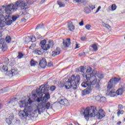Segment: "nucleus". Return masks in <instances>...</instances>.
I'll return each instance as SVG.
<instances>
[{
  "label": "nucleus",
  "instance_id": "1",
  "mask_svg": "<svg viewBox=\"0 0 125 125\" xmlns=\"http://www.w3.org/2000/svg\"><path fill=\"white\" fill-rule=\"evenodd\" d=\"M27 0H19L17 1L15 4H10L6 6L4 5L0 8V11L3 13L5 12L6 15L4 17L3 15L0 14V24L3 25L5 23L4 27L5 26L11 25L12 24V20H11V16L10 14H12V11H16L18 7H21V10L22 11V14H26L27 9L29 8V4ZM23 11L24 12H23Z\"/></svg>",
  "mask_w": 125,
  "mask_h": 125
},
{
  "label": "nucleus",
  "instance_id": "2",
  "mask_svg": "<svg viewBox=\"0 0 125 125\" xmlns=\"http://www.w3.org/2000/svg\"><path fill=\"white\" fill-rule=\"evenodd\" d=\"M85 78L86 81L82 83L81 85L82 87H87V88L83 91L82 96H84L86 94H89L91 92V85H95L96 84V89L99 90L100 88V81L96 79V76L92 74H88L85 75Z\"/></svg>",
  "mask_w": 125,
  "mask_h": 125
},
{
  "label": "nucleus",
  "instance_id": "3",
  "mask_svg": "<svg viewBox=\"0 0 125 125\" xmlns=\"http://www.w3.org/2000/svg\"><path fill=\"white\" fill-rule=\"evenodd\" d=\"M96 112H97L96 107L91 105L85 108L83 114L86 121H88L89 118H94L95 117H97L98 120H102L106 116V113L102 109H100L97 113Z\"/></svg>",
  "mask_w": 125,
  "mask_h": 125
},
{
  "label": "nucleus",
  "instance_id": "4",
  "mask_svg": "<svg viewBox=\"0 0 125 125\" xmlns=\"http://www.w3.org/2000/svg\"><path fill=\"white\" fill-rule=\"evenodd\" d=\"M121 81V78L114 77L110 79L107 84V90H111L109 92V95L111 97H117L118 95H122L123 91L125 90V86H122L120 88L116 90L114 87Z\"/></svg>",
  "mask_w": 125,
  "mask_h": 125
},
{
  "label": "nucleus",
  "instance_id": "5",
  "mask_svg": "<svg viewBox=\"0 0 125 125\" xmlns=\"http://www.w3.org/2000/svg\"><path fill=\"white\" fill-rule=\"evenodd\" d=\"M81 81V76L77 75H72L71 78L68 79L67 81L63 83V86H65L66 89H70L72 88L76 90L78 88V85L80 83Z\"/></svg>",
  "mask_w": 125,
  "mask_h": 125
},
{
  "label": "nucleus",
  "instance_id": "6",
  "mask_svg": "<svg viewBox=\"0 0 125 125\" xmlns=\"http://www.w3.org/2000/svg\"><path fill=\"white\" fill-rule=\"evenodd\" d=\"M36 92H37L39 96H42L43 94H47L48 93V88H45L44 85H42L40 86L39 89H36Z\"/></svg>",
  "mask_w": 125,
  "mask_h": 125
},
{
  "label": "nucleus",
  "instance_id": "7",
  "mask_svg": "<svg viewBox=\"0 0 125 125\" xmlns=\"http://www.w3.org/2000/svg\"><path fill=\"white\" fill-rule=\"evenodd\" d=\"M71 44V39L68 38L66 40H63L62 46V49H66L67 47H69V46Z\"/></svg>",
  "mask_w": 125,
  "mask_h": 125
},
{
  "label": "nucleus",
  "instance_id": "8",
  "mask_svg": "<svg viewBox=\"0 0 125 125\" xmlns=\"http://www.w3.org/2000/svg\"><path fill=\"white\" fill-rule=\"evenodd\" d=\"M40 43L41 44V48L43 50L46 51L49 49V46H48V44H46V40L42 41L40 42Z\"/></svg>",
  "mask_w": 125,
  "mask_h": 125
},
{
  "label": "nucleus",
  "instance_id": "9",
  "mask_svg": "<svg viewBox=\"0 0 125 125\" xmlns=\"http://www.w3.org/2000/svg\"><path fill=\"white\" fill-rule=\"evenodd\" d=\"M26 112L27 111L26 110L25 111L24 109H23V110L20 111L19 113V116L21 120H25V119H26V118L29 116L28 115V113Z\"/></svg>",
  "mask_w": 125,
  "mask_h": 125
},
{
  "label": "nucleus",
  "instance_id": "10",
  "mask_svg": "<svg viewBox=\"0 0 125 125\" xmlns=\"http://www.w3.org/2000/svg\"><path fill=\"white\" fill-rule=\"evenodd\" d=\"M93 9H95V6L93 5H90L89 6V7H86L84 8V12H85V13L86 14H88L90 13L91 10H93Z\"/></svg>",
  "mask_w": 125,
  "mask_h": 125
},
{
  "label": "nucleus",
  "instance_id": "11",
  "mask_svg": "<svg viewBox=\"0 0 125 125\" xmlns=\"http://www.w3.org/2000/svg\"><path fill=\"white\" fill-rule=\"evenodd\" d=\"M40 98H41V101H42L41 103L42 104H44L46 103L47 101H48V99L50 98V95H49V93L45 94V96L43 98L41 97Z\"/></svg>",
  "mask_w": 125,
  "mask_h": 125
},
{
  "label": "nucleus",
  "instance_id": "12",
  "mask_svg": "<svg viewBox=\"0 0 125 125\" xmlns=\"http://www.w3.org/2000/svg\"><path fill=\"white\" fill-rule=\"evenodd\" d=\"M14 119V115L13 113H11L8 118H6V122L8 125H11L12 124V121Z\"/></svg>",
  "mask_w": 125,
  "mask_h": 125
},
{
  "label": "nucleus",
  "instance_id": "13",
  "mask_svg": "<svg viewBox=\"0 0 125 125\" xmlns=\"http://www.w3.org/2000/svg\"><path fill=\"white\" fill-rule=\"evenodd\" d=\"M62 98H61V100L59 101L60 104L61 105H64V106H68V105H69V101H68L64 97H62Z\"/></svg>",
  "mask_w": 125,
  "mask_h": 125
},
{
  "label": "nucleus",
  "instance_id": "14",
  "mask_svg": "<svg viewBox=\"0 0 125 125\" xmlns=\"http://www.w3.org/2000/svg\"><path fill=\"white\" fill-rule=\"evenodd\" d=\"M46 61H45V59H42V60L40 61L39 62V66H40L41 68L44 69V68L46 67Z\"/></svg>",
  "mask_w": 125,
  "mask_h": 125
},
{
  "label": "nucleus",
  "instance_id": "15",
  "mask_svg": "<svg viewBox=\"0 0 125 125\" xmlns=\"http://www.w3.org/2000/svg\"><path fill=\"white\" fill-rule=\"evenodd\" d=\"M33 52L35 54H37V55H42L43 53V50L42 48H38Z\"/></svg>",
  "mask_w": 125,
  "mask_h": 125
},
{
  "label": "nucleus",
  "instance_id": "16",
  "mask_svg": "<svg viewBox=\"0 0 125 125\" xmlns=\"http://www.w3.org/2000/svg\"><path fill=\"white\" fill-rule=\"evenodd\" d=\"M67 25L69 31L73 32V31L75 30V25L73 24V22H72V21H69Z\"/></svg>",
  "mask_w": 125,
  "mask_h": 125
},
{
  "label": "nucleus",
  "instance_id": "17",
  "mask_svg": "<svg viewBox=\"0 0 125 125\" xmlns=\"http://www.w3.org/2000/svg\"><path fill=\"white\" fill-rule=\"evenodd\" d=\"M28 105V103H26L25 100L21 101L19 103V106L21 108H25Z\"/></svg>",
  "mask_w": 125,
  "mask_h": 125
},
{
  "label": "nucleus",
  "instance_id": "18",
  "mask_svg": "<svg viewBox=\"0 0 125 125\" xmlns=\"http://www.w3.org/2000/svg\"><path fill=\"white\" fill-rule=\"evenodd\" d=\"M32 98L34 99V101H37L39 103L41 102L42 101V98L38 97V95L36 94H33Z\"/></svg>",
  "mask_w": 125,
  "mask_h": 125
},
{
  "label": "nucleus",
  "instance_id": "19",
  "mask_svg": "<svg viewBox=\"0 0 125 125\" xmlns=\"http://www.w3.org/2000/svg\"><path fill=\"white\" fill-rule=\"evenodd\" d=\"M60 48H57L56 50L53 52V54L52 55V56H56V55H59L60 54Z\"/></svg>",
  "mask_w": 125,
  "mask_h": 125
},
{
  "label": "nucleus",
  "instance_id": "20",
  "mask_svg": "<svg viewBox=\"0 0 125 125\" xmlns=\"http://www.w3.org/2000/svg\"><path fill=\"white\" fill-rule=\"evenodd\" d=\"M24 111H26V113H27L28 115H29V114L33 111V108H32V106H29L27 107H25L24 109Z\"/></svg>",
  "mask_w": 125,
  "mask_h": 125
},
{
  "label": "nucleus",
  "instance_id": "21",
  "mask_svg": "<svg viewBox=\"0 0 125 125\" xmlns=\"http://www.w3.org/2000/svg\"><path fill=\"white\" fill-rule=\"evenodd\" d=\"M27 39L29 40L28 42H36V37L34 36H28Z\"/></svg>",
  "mask_w": 125,
  "mask_h": 125
},
{
  "label": "nucleus",
  "instance_id": "22",
  "mask_svg": "<svg viewBox=\"0 0 125 125\" xmlns=\"http://www.w3.org/2000/svg\"><path fill=\"white\" fill-rule=\"evenodd\" d=\"M47 44L49 46V49L50 48V47H53V45H54V44H53V41L51 40H49Z\"/></svg>",
  "mask_w": 125,
  "mask_h": 125
},
{
  "label": "nucleus",
  "instance_id": "23",
  "mask_svg": "<svg viewBox=\"0 0 125 125\" xmlns=\"http://www.w3.org/2000/svg\"><path fill=\"white\" fill-rule=\"evenodd\" d=\"M1 71L3 73L7 72V71H8V68L7 67V66L3 65L2 67V69H1Z\"/></svg>",
  "mask_w": 125,
  "mask_h": 125
},
{
  "label": "nucleus",
  "instance_id": "24",
  "mask_svg": "<svg viewBox=\"0 0 125 125\" xmlns=\"http://www.w3.org/2000/svg\"><path fill=\"white\" fill-rule=\"evenodd\" d=\"M2 51L4 52L6 49H7V45L6 44H3L1 45Z\"/></svg>",
  "mask_w": 125,
  "mask_h": 125
},
{
  "label": "nucleus",
  "instance_id": "25",
  "mask_svg": "<svg viewBox=\"0 0 125 125\" xmlns=\"http://www.w3.org/2000/svg\"><path fill=\"white\" fill-rule=\"evenodd\" d=\"M50 107V103L49 102L47 103L44 106L43 105L42 106V108H45L46 109H47V110H48Z\"/></svg>",
  "mask_w": 125,
  "mask_h": 125
},
{
  "label": "nucleus",
  "instance_id": "26",
  "mask_svg": "<svg viewBox=\"0 0 125 125\" xmlns=\"http://www.w3.org/2000/svg\"><path fill=\"white\" fill-rule=\"evenodd\" d=\"M8 74L14 76V75H15V69H12L11 70L9 71Z\"/></svg>",
  "mask_w": 125,
  "mask_h": 125
},
{
  "label": "nucleus",
  "instance_id": "27",
  "mask_svg": "<svg viewBox=\"0 0 125 125\" xmlns=\"http://www.w3.org/2000/svg\"><path fill=\"white\" fill-rule=\"evenodd\" d=\"M5 41L7 43H9L11 42V38L8 36L6 37Z\"/></svg>",
  "mask_w": 125,
  "mask_h": 125
},
{
  "label": "nucleus",
  "instance_id": "28",
  "mask_svg": "<svg viewBox=\"0 0 125 125\" xmlns=\"http://www.w3.org/2000/svg\"><path fill=\"white\" fill-rule=\"evenodd\" d=\"M92 48H93V50H94V51H97V50H98V49L97 48V45H96V44H94L91 46Z\"/></svg>",
  "mask_w": 125,
  "mask_h": 125
},
{
  "label": "nucleus",
  "instance_id": "29",
  "mask_svg": "<svg viewBox=\"0 0 125 125\" xmlns=\"http://www.w3.org/2000/svg\"><path fill=\"white\" fill-rule=\"evenodd\" d=\"M97 76L99 79H103L104 78V75L102 73H98L97 74Z\"/></svg>",
  "mask_w": 125,
  "mask_h": 125
},
{
  "label": "nucleus",
  "instance_id": "30",
  "mask_svg": "<svg viewBox=\"0 0 125 125\" xmlns=\"http://www.w3.org/2000/svg\"><path fill=\"white\" fill-rule=\"evenodd\" d=\"M58 4L60 7H64V6H65V4L60 1H58Z\"/></svg>",
  "mask_w": 125,
  "mask_h": 125
},
{
  "label": "nucleus",
  "instance_id": "31",
  "mask_svg": "<svg viewBox=\"0 0 125 125\" xmlns=\"http://www.w3.org/2000/svg\"><path fill=\"white\" fill-rule=\"evenodd\" d=\"M100 101L102 102V103H105V102H106V98L105 97H101Z\"/></svg>",
  "mask_w": 125,
  "mask_h": 125
},
{
  "label": "nucleus",
  "instance_id": "32",
  "mask_svg": "<svg viewBox=\"0 0 125 125\" xmlns=\"http://www.w3.org/2000/svg\"><path fill=\"white\" fill-rule=\"evenodd\" d=\"M79 70L81 73H84V67L83 66H80Z\"/></svg>",
  "mask_w": 125,
  "mask_h": 125
},
{
  "label": "nucleus",
  "instance_id": "33",
  "mask_svg": "<svg viewBox=\"0 0 125 125\" xmlns=\"http://www.w3.org/2000/svg\"><path fill=\"white\" fill-rule=\"evenodd\" d=\"M30 65L31 66H35V65H37V62L33 60H31L30 61Z\"/></svg>",
  "mask_w": 125,
  "mask_h": 125
},
{
  "label": "nucleus",
  "instance_id": "34",
  "mask_svg": "<svg viewBox=\"0 0 125 125\" xmlns=\"http://www.w3.org/2000/svg\"><path fill=\"white\" fill-rule=\"evenodd\" d=\"M116 9H117V6L116 5V4H113L111 5V10H112V11H115Z\"/></svg>",
  "mask_w": 125,
  "mask_h": 125
},
{
  "label": "nucleus",
  "instance_id": "35",
  "mask_svg": "<svg viewBox=\"0 0 125 125\" xmlns=\"http://www.w3.org/2000/svg\"><path fill=\"white\" fill-rule=\"evenodd\" d=\"M124 113V110H119L117 112V115H118V116H120V115H123Z\"/></svg>",
  "mask_w": 125,
  "mask_h": 125
},
{
  "label": "nucleus",
  "instance_id": "36",
  "mask_svg": "<svg viewBox=\"0 0 125 125\" xmlns=\"http://www.w3.org/2000/svg\"><path fill=\"white\" fill-rule=\"evenodd\" d=\"M23 56H24V55L22 53H19V55L18 56V58H19V59H21V58H22Z\"/></svg>",
  "mask_w": 125,
  "mask_h": 125
},
{
  "label": "nucleus",
  "instance_id": "37",
  "mask_svg": "<svg viewBox=\"0 0 125 125\" xmlns=\"http://www.w3.org/2000/svg\"><path fill=\"white\" fill-rule=\"evenodd\" d=\"M43 27V24H39L37 25V26L36 27V29H42V28Z\"/></svg>",
  "mask_w": 125,
  "mask_h": 125
},
{
  "label": "nucleus",
  "instance_id": "38",
  "mask_svg": "<svg viewBox=\"0 0 125 125\" xmlns=\"http://www.w3.org/2000/svg\"><path fill=\"white\" fill-rule=\"evenodd\" d=\"M85 29H86V30H90V28H91V25L90 24H86L85 26Z\"/></svg>",
  "mask_w": 125,
  "mask_h": 125
},
{
  "label": "nucleus",
  "instance_id": "39",
  "mask_svg": "<svg viewBox=\"0 0 125 125\" xmlns=\"http://www.w3.org/2000/svg\"><path fill=\"white\" fill-rule=\"evenodd\" d=\"M4 41L5 40L3 38L0 39V44L1 45H2V44H5Z\"/></svg>",
  "mask_w": 125,
  "mask_h": 125
},
{
  "label": "nucleus",
  "instance_id": "40",
  "mask_svg": "<svg viewBox=\"0 0 125 125\" xmlns=\"http://www.w3.org/2000/svg\"><path fill=\"white\" fill-rule=\"evenodd\" d=\"M17 18H18V17H17L16 16H13L12 17V20L13 21H15L17 20Z\"/></svg>",
  "mask_w": 125,
  "mask_h": 125
},
{
  "label": "nucleus",
  "instance_id": "41",
  "mask_svg": "<svg viewBox=\"0 0 125 125\" xmlns=\"http://www.w3.org/2000/svg\"><path fill=\"white\" fill-rule=\"evenodd\" d=\"M36 43L31 44V46L29 47L30 49H33L34 47H36Z\"/></svg>",
  "mask_w": 125,
  "mask_h": 125
},
{
  "label": "nucleus",
  "instance_id": "42",
  "mask_svg": "<svg viewBox=\"0 0 125 125\" xmlns=\"http://www.w3.org/2000/svg\"><path fill=\"white\" fill-rule=\"evenodd\" d=\"M92 71V68L91 67H89L87 69L86 72V73H90Z\"/></svg>",
  "mask_w": 125,
  "mask_h": 125
},
{
  "label": "nucleus",
  "instance_id": "43",
  "mask_svg": "<svg viewBox=\"0 0 125 125\" xmlns=\"http://www.w3.org/2000/svg\"><path fill=\"white\" fill-rule=\"evenodd\" d=\"M56 87H55V86H51L50 88V89L51 90V91H54L56 89Z\"/></svg>",
  "mask_w": 125,
  "mask_h": 125
},
{
  "label": "nucleus",
  "instance_id": "44",
  "mask_svg": "<svg viewBox=\"0 0 125 125\" xmlns=\"http://www.w3.org/2000/svg\"><path fill=\"white\" fill-rule=\"evenodd\" d=\"M124 109V106L122 104H119L118 105V110H123Z\"/></svg>",
  "mask_w": 125,
  "mask_h": 125
},
{
  "label": "nucleus",
  "instance_id": "45",
  "mask_svg": "<svg viewBox=\"0 0 125 125\" xmlns=\"http://www.w3.org/2000/svg\"><path fill=\"white\" fill-rule=\"evenodd\" d=\"M34 112H38L39 114H42V110L39 108H37L36 110H34Z\"/></svg>",
  "mask_w": 125,
  "mask_h": 125
},
{
  "label": "nucleus",
  "instance_id": "46",
  "mask_svg": "<svg viewBox=\"0 0 125 125\" xmlns=\"http://www.w3.org/2000/svg\"><path fill=\"white\" fill-rule=\"evenodd\" d=\"M101 97L100 96H97L95 98V99L97 101H99Z\"/></svg>",
  "mask_w": 125,
  "mask_h": 125
},
{
  "label": "nucleus",
  "instance_id": "47",
  "mask_svg": "<svg viewBox=\"0 0 125 125\" xmlns=\"http://www.w3.org/2000/svg\"><path fill=\"white\" fill-rule=\"evenodd\" d=\"M5 23H3V25L1 23H0V31L2 30V28L4 27V25Z\"/></svg>",
  "mask_w": 125,
  "mask_h": 125
},
{
  "label": "nucleus",
  "instance_id": "48",
  "mask_svg": "<svg viewBox=\"0 0 125 125\" xmlns=\"http://www.w3.org/2000/svg\"><path fill=\"white\" fill-rule=\"evenodd\" d=\"M18 100V99H17L16 97H13L12 98V101H13V102H15V101H17Z\"/></svg>",
  "mask_w": 125,
  "mask_h": 125
},
{
  "label": "nucleus",
  "instance_id": "49",
  "mask_svg": "<svg viewBox=\"0 0 125 125\" xmlns=\"http://www.w3.org/2000/svg\"><path fill=\"white\" fill-rule=\"evenodd\" d=\"M86 40V37L83 36L81 38V41H83V42H84Z\"/></svg>",
  "mask_w": 125,
  "mask_h": 125
},
{
  "label": "nucleus",
  "instance_id": "50",
  "mask_svg": "<svg viewBox=\"0 0 125 125\" xmlns=\"http://www.w3.org/2000/svg\"><path fill=\"white\" fill-rule=\"evenodd\" d=\"M47 66L48 67H52L53 66V64H52V62H50L48 63Z\"/></svg>",
  "mask_w": 125,
  "mask_h": 125
},
{
  "label": "nucleus",
  "instance_id": "51",
  "mask_svg": "<svg viewBox=\"0 0 125 125\" xmlns=\"http://www.w3.org/2000/svg\"><path fill=\"white\" fill-rule=\"evenodd\" d=\"M100 9H101V6H99L97 11H96V12L95 13H97V12H98V11H99V10H100Z\"/></svg>",
  "mask_w": 125,
  "mask_h": 125
},
{
  "label": "nucleus",
  "instance_id": "52",
  "mask_svg": "<svg viewBox=\"0 0 125 125\" xmlns=\"http://www.w3.org/2000/svg\"><path fill=\"white\" fill-rule=\"evenodd\" d=\"M73 1H75V2L79 3V2H82V0H73Z\"/></svg>",
  "mask_w": 125,
  "mask_h": 125
},
{
  "label": "nucleus",
  "instance_id": "53",
  "mask_svg": "<svg viewBox=\"0 0 125 125\" xmlns=\"http://www.w3.org/2000/svg\"><path fill=\"white\" fill-rule=\"evenodd\" d=\"M80 26H83V21H82L81 22L79 23Z\"/></svg>",
  "mask_w": 125,
  "mask_h": 125
},
{
  "label": "nucleus",
  "instance_id": "54",
  "mask_svg": "<svg viewBox=\"0 0 125 125\" xmlns=\"http://www.w3.org/2000/svg\"><path fill=\"white\" fill-rule=\"evenodd\" d=\"M28 104H31L33 103V101H32L30 99H29L28 100Z\"/></svg>",
  "mask_w": 125,
  "mask_h": 125
},
{
  "label": "nucleus",
  "instance_id": "55",
  "mask_svg": "<svg viewBox=\"0 0 125 125\" xmlns=\"http://www.w3.org/2000/svg\"><path fill=\"white\" fill-rule=\"evenodd\" d=\"M79 44H76V47H75V49H77V48H79Z\"/></svg>",
  "mask_w": 125,
  "mask_h": 125
},
{
  "label": "nucleus",
  "instance_id": "56",
  "mask_svg": "<svg viewBox=\"0 0 125 125\" xmlns=\"http://www.w3.org/2000/svg\"><path fill=\"white\" fill-rule=\"evenodd\" d=\"M46 0H41V3H43Z\"/></svg>",
  "mask_w": 125,
  "mask_h": 125
},
{
  "label": "nucleus",
  "instance_id": "57",
  "mask_svg": "<svg viewBox=\"0 0 125 125\" xmlns=\"http://www.w3.org/2000/svg\"><path fill=\"white\" fill-rule=\"evenodd\" d=\"M104 25L106 28H108V27H110V26H109L108 24H104Z\"/></svg>",
  "mask_w": 125,
  "mask_h": 125
},
{
  "label": "nucleus",
  "instance_id": "58",
  "mask_svg": "<svg viewBox=\"0 0 125 125\" xmlns=\"http://www.w3.org/2000/svg\"><path fill=\"white\" fill-rule=\"evenodd\" d=\"M3 105L2 104H0V109H1L2 108Z\"/></svg>",
  "mask_w": 125,
  "mask_h": 125
},
{
  "label": "nucleus",
  "instance_id": "59",
  "mask_svg": "<svg viewBox=\"0 0 125 125\" xmlns=\"http://www.w3.org/2000/svg\"><path fill=\"white\" fill-rule=\"evenodd\" d=\"M1 37H2V33L1 32H0V38H1Z\"/></svg>",
  "mask_w": 125,
  "mask_h": 125
},
{
  "label": "nucleus",
  "instance_id": "60",
  "mask_svg": "<svg viewBox=\"0 0 125 125\" xmlns=\"http://www.w3.org/2000/svg\"><path fill=\"white\" fill-rule=\"evenodd\" d=\"M121 124H122V122L121 121H119L117 123V125H121Z\"/></svg>",
  "mask_w": 125,
  "mask_h": 125
},
{
  "label": "nucleus",
  "instance_id": "61",
  "mask_svg": "<svg viewBox=\"0 0 125 125\" xmlns=\"http://www.w3.org/2000/svg\"><path fill=\"white\" fill-rule=\"evenodd\" d=\"M113 119H114V116H112Z\"/></svg>",
  "mask_w": 125,
  "mask_h": 125
}]
</instances>
